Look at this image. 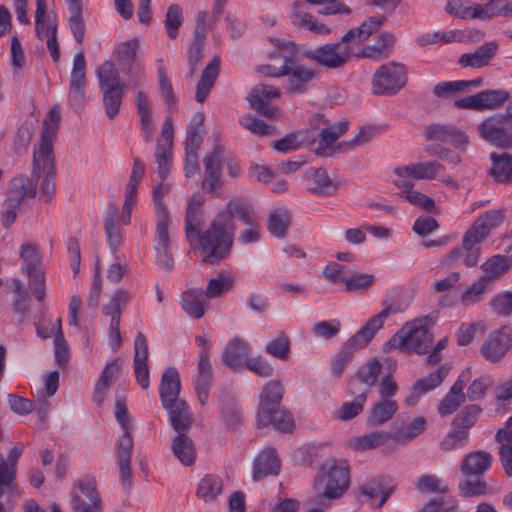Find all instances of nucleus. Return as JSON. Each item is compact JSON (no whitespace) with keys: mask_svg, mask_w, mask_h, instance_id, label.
<instances>
[{"mask_svg":"<svg viewBox=\"0 0 512 512\" xmlns=\"http://www.w3.org/2000/svg\"><path fill=\"white\" fill-rule=\"evenodd\" d=\"M225 215H216L210 227L197 235L194 241L204 263L214 265L225 259L232 248L236 226H232Z\"/></svg>","mask_w":512,"mask_h":512,"instance_id":"obj_1","label":"nucleus"},{"mask_svg":"<svg viewBox=\"0 0 512 512\" xmlns=\"http://www.w3.org/2000/svg\"><path fill=\"white\" fill-rule=\"evenodd\" d=\"M284 386L279 380L267 382L260 392V402L257 411V426L272 425L276 430L289 432L294 426L290 413L280 409Z\"/></svg>","mask_w":512,"mask_h":512,"instance_id":"obj_2","label":"nucleus"},{"mask_svg":"<svg viewBox=\"0 0 512 512\" xmlns=\"http://www.w3.org/2000/svg\"><path fill=\"white\" fill-rule=\"evenodd\" d=\"M379 52V49L367 46L361 54H356L353 43L344 34L339 41L305 49L302 55L319 66L328 69H339L349 63L354 56L373 58Z\"/></svg>","mask_w":512,"mask_h":512,"instance_id":"obj_3","label":"nucleus"},{"mask_svg":"<svg viewBox=\"0 0 512 512\" xmlns=\"http://www.w3.org/2000/svg\"><path fill=\"white\" fill-rule=\"evenodd\" d=\"M492 461V455L487 451H472L465 455L460 464L464 480L458 484L462 497H478L489 493L490 488L484 474L490 469Z\"/></svg>","mask_w":512,"mask_h":512,"instance_id":"obj_4","label":"nucleus"},{"mask_svg":"<svg viewBox=\"0 0 512 512\" xmlns=\"http://www.w3.org/2000/svg\"><path fill=\"white\" fill-rule=\"evenodd\" d=\"M393 312L396 311L391 306H387L377 315L370 318L359 331L344 343L331 363V370L335 377L339 378L342 375L354 353L369 344L375 334L383 327L384 321Z\"/></svg>","mask_w":512,"mask_h":512,"instance_id":"obj_5","label":"nucleus"},{"mask_svg":"<svg viewBox=\"0 0 512 512\" xmlns=\"http://www.w3.org/2000/svg\"><path fill=\"white\" fill-rule=\"evenodd\" d=\"M276 46L287 51L284 89L289 95L306 93L309 86L319 77V72L312 66L300 63L297 56L299 49L292 41L277 40Z\"/></svg>","mask_w":512,"mask_h":512,"instance_id":"obj_6","label":"nucleus"},{"mask_svg":"<svg viewBox=\"0 0 512 512\" xmlns=\"http://www.w3.org/2000/svg\"><path fill=\"white\" fill-rule=\"evenodd\" d=\"M314 486L325 498H339L349 487V469L346 462L326 460L315 478Z\"/></svg>","mask_w":512,"mask_h":512,"instance_id":"obj_7","label":"nucleus"},{"mask_svg":"<svg viewBox=\"0 0 512 512\" xmlns=\"http://www.w3.org/2000/svg\"><path fill=\"white\" fill-rule=\"evenodd\" d=\"M435 324V318L426 315L406 323L395 335L393 341L398 339L397 347H406L417 354L429 352L433 335L430 328Z\"/></svg>","mask_w":512,"mask_h":512,"instance_id":"obj_8","label":"nucleus"},{"mask_svg":"<svg viewBox=\"0 0 512 512\" xmlns=\"http://www.w3.org/2000/svg\"><path fill=\"white\" fill-rule=\"evenodd\" d=\"M19 256L22 260L21 269L27 274L28 287L39 302L46 296L45 271L42 267V255L39 245L33 242H24L19 247Z\"/></svg>","mask_w":512,"mask_h":512,"instance_id":"obj_9","label":"nucleus"},{"mask_svg":"<svg viewBox=\"0 0 512 512\" xmlns=\"http://www.w3.org/2000/svg\"><path fill=\"white\" fill-rule=\"evenodd\" d=\"M70 505L73 512H102V500L94 477L84 476L76 482Z\"/></svg>","mask_w":512,"mask_h":512,"instance_id":"obj_10","label":"nucleus"},{"mask_svg":"<svg viewBox=\"0 0 512 512\" xmlns=\"http://www.w3.org/2000/svg\"><path fill=\"white\" fill-rule=\"evenodd\" d=\"M406 84L405 66L397 62L382 65L373 76V92L377 95L396 94Z\"/></svg>","mask_w":512,"mask_h":512,"instance_id":"obj_11","label":"nucleus"},{"mask_svg":"<svg viewBox=\"0 0 512 512\" xmlns=\"http://www.w3.org/2000/svg\"><path fill=\"white\" fill-rule=\"evenodd\" d=\"M310 125L315 129H320L316 154L321 157H331L336 152L333 145L348 130L349 122L341 120L335 125H329V121L324 115L316 114L311 119Z\"/></svg>","mask_w":512,"mask_h":512,"instance_id":"obj_12","label":"nucleus"},{"mask_svg":"<svg viewBox=\"0 0 512 512\" xmlns=\"http://www.w3.org/2000/svg\"><path fill=\"white\" fill-rule=\"evenodd\" d=\"M131 299V293L125 288L117 289L110 301L103 306L104 316L110 317L109 322V345L113 351L121 347L122 338L120 334V320L122 310L128 305Z\"/></svg>","mask_w":512,"mask_h":512,"instance_id":"obj_13","label":"nucleus"},{"mask_svg":"<svg viewBox=\"0 0 512 512\" xmlns=\"http://www.w3.org/2000/svg\"><path fill=\"white\" fill-rule=\"evenodd\" d=\"M480 136L490 144L508 149L512 147V126L503 114L485 118L479 125Z\"/></svg>","mask_w":512,"mask_h":512,"instance_id":"obj_14","label":"nucleus"},{"mask_svg":"<svg viewBox=\"0 0 512 512\" xmlns=\"http://www.w3.org/2000/svg\"><path fill=\"white\" fill-rule=\"evenodd\" d=\"M86 59L83 52L74 56L69 79L68 104L79 113L85 104Z\"/></svg>","mask_w":512,"mask_h":512,"instance_id":"obj_15","label":"nucleus"},{"mask_svg":"<svg viewBox=\"0 0 512 512\" xmlns=\"http://www.w3.org/2000/svg\"><path fill=\"white\" fill-rule=\"evenodd\" d=\"M425 137L428 140L451 144L461 152H465L469 144V137L464 131L454 126L440 123L428 126L425 130Z\"/></svg>","mask_w":512,"mask_h":512,"instance_id":"obj_16","label":"nucleus"},{"mask_svg":"<svg viewBox=\"0 0 512 512\" xmlns=\"http://www.w3.org/2000/svg\"><path fill=\"white\" fill-rule=\"evenodd\" d=\"M212 382L213 372L209 348L204 347L198 353L197 373L194 376V388L201 405H205L208 400Z\"/></svg>","mask_w":512,"mask_h":512,"instance_id":"obj_17","label":"nucleus"},{"mask_svg":"<svg viewBox=\"0 0 512 512\" xmlns=\"http://www.w3.org/2000/svg\"><path fill=\"white\" fill-rule=\"evenodd\" d=\"M512 346V332L502 327L492 332L481 347L482 355L491 362L501 360Z\"/></svg>","mask_w":512,"mask_h":512,"instance_id":"obj_18","label":"nucleus"},{"mask_svg":"<svg viewBox=\"0 0 512 512\" xmlns=\"http://www.w3.org/2000/svg\"><path fill=\"white\" fill-rule=\"evenodd\" d=\"M224 154V148L216 144L213 150L207 154L203 160L205 176L202 182V189L205 192H214L222 187L221 165Z\"/></svg>","mask_w":512,"mask_h":512,"instance_id":"obj_19","label":"nucleus"},{"mask_svg":"<svg viewBox=\"0 0 512 512\" xmlns=\"http://www.w3.org/2000/svg\"><path fill=\"white\" fill-rule=\"evenodd\" d=\"M306 190L314 195L328 197L338 189L337 184L330 178L326 169L311 167L303 176Z\"/></svg>","mask_w":512,"mask_h":512,"instance_id":"obj_20","label":"nucleus"},{"mask_svg":"<svg viewBox=\"0 0 512 512\" xmlns=\"http://www.w3.org/2000/svg\"><path fill=\"white\" fill-rule=\"evenodd\" d=\"M133 367L137 383L142 389L149 387L148 342L143 332L139 331L134 339Z\"/></svg>","mask_w":512,"mask_h":512,"instance_id":"obj_21","label":"nucleus"},{"mask_svg":"<svg viewBox=\"0 0 512 512\" xmlns=\"http://www.w3.org/2000/svg\"><path fill=\"white\" fill-rule=\"evenodd\" d=\"M444 169L445 168L441 163L433 160L395 167L393 172L398 178L432 180L443 172Z\"/></svg>","mask_w":512,"mask_h":512,"instance_id":"obj_22","label":"nucleus"},{"mask_svg":"<svg viewBox=\"0 0 512 512\" xmlns=\"http://www.w3.org/2000/svg\"><path fill=\"white\" fill-rule=\"evenodd\" d=\"M250 346L239 338L230 340L222 352V362L225 366L238 372L246 364L249 359Z\"/></svg>","mask_w":512,"mask_h":512,"instance_id":"obj_23","label":"nucleus"},{"mask_svg":"<svg viewBox=\"0 0 512 512\" xmlns=\"http://www.w3.org/2000/svg\"><path fill=\"white\" fill-rule=\"evenodd\" d=\"M181 389L180 376L176 368L167 367L162 374L159 386V396L163 407L182 400L179 397Z\"/></svg>","mask_w":512,"mask_h":512,"instance_id":"obj_24","label":"nucleus"},{"mask_svg":"<svg viewBox=\"0 0 512 512\" xmlns=\"http://www.w3.org/2000/svg\"><path fill=\"white\" fill-rule=\"evenodd\" d=\"M498 51V44L494 41L486 42L472 53L462 54L458 63L463 68L479 69L485 67L494 58Z\"/></svg>","mask_w":512,"mask_h":512,"instance_id":"obj_25","label":"nucleus"},{"mask_svg":"<svg viewBox=\"0 0 512 512\" xmlns=\"http://www.w3.org/2000/svg\"><path fill=\"white\" fill-rule=\"evenodd\" d=\"M54 168L53 141L41 138L34 150L32 176L38 179L42 173L54 172Z\"/></svg>","mask_w":512,"mask_h":512,"instance_id":"obj_26","label":"nucleus"},{"mask_svg":"<svg viewBox=\"0 0 512 512\" xmlns=\"http://www.w3.org/2000/svg\"><path fill=\"white\" fill-rule=\"evenodd\" d=\"M36 188V177L18 175L10 181L6 199L22 204L25 197H34L36 195Z\"/></svg>","mask_w":512,"mask_h":512,"instance_id":"obj_27","label":"nucleus"},{"mask_svg":"<svg viewBox=\"0 0 512 512\" xmlns=\"http://www.w3.org/2000/svg\"><path fill=\"white\" fill-rule=\"evenodd\" d=\"M204 197L199 194H193L187 201V209L185 216V234L191 245L197 235V227L201 221V208L204 204Z\"/></svg>","mask_w":512,"mask_h":512,"instance_id":"obj_28","label":"nucleus"},{"mask_svg":"<svg viewBox=\"0 0 512 512\" xmlns=\"http://www.w3.org/2000/svg\"><path fill=\"white\" fill-rule=\"evenodd\" d=\"M220 72V58L215 56L204 68L196 85L195 100L203 103L210 94Z\"/></svg>","mask_w":512,"mask_h":512,"instance_id":"obj_29","label":"nucleus"},{"mask_svg":"<svg viewBox=\"0 0 512 512\" xmlns=\"http://www.w3.org/2000/svg\"><path fill=\"white\" fill-rule=\"evenodd\" d=\"M117 219L118 209L114 204L110 203L104 219V231L112 253H115L123 243V232Z\"/></svg>","mask_w":512,"mask_h":512,"instance_id":"obj_30","label":"nucleus"},{"mask_svg":"<svg viewBox=\"0 0 512 512\" xmlns=\"http://www.w3.org/2000/svg\"><path fill=\"white\" fill-rule=\"evenodd\" d=\"M122 367V360L120 358L114 359L108 363L103 369L98 382L94 389L93 399L101 405L106 398L107 391L112 386L115 377L118 375Z\"/></svg>","mask_w":512,"mask_h":512,"instance_id":"obj_31","label":"nucleus"},{"mask_svg":"<svg viewBox=\"0 0 512 512\" xmlns=\"http://www.w3.org/2000/svg\"><path fill=\"white\" fill-rule=\"evenodd\" d=\"M280 471V461L274 449L262 451L254 461L253 479L261 480L269 475H277Z\"/></svg>","mask_w":512,"mask_h":512,"instance_id":"obj_32","label":"nucleus"},{"mask_svg":"<svg viewBox=\"0 0 512 512\" xmlns=\"http://www.w3.org/2000/svg\"><path fill=\"white\" fill-rule=\"evenodd\" d=\"M291 22L294 26L308 30L315 34L326 35L331 29L323 23H318L312 14L302 9V4L295 2L293 12L290 15Z\"/></svg>","mask_w":512,"mask_h":512,"instance_id":"obj_33","label":"nucleus"},{"mask_svg":"<svg viewBox=\"0 0 512 512\" xmlns=\"http://www.w3.org/2000/svg\"><path fill=\"white\" fill-rule=\"evenodd\" d=\"M163 408L169 411L170 424L176 432H187L190 429L193 419L186 401L182 399Z\"/></svg>","mask_w":512,"mask_h":512,"instance_id":"obj_34","label":"nucleus"},{"mask_svg":"<svg viewBox=\"0 0 512 512\" xmlns=\"http://www.w3.org/2000/svg\"><path fill=\"white\" fill-rule=\"evenodd\" d=\"M172 440V451L175 457L184 465L191 466L196 460V450L193 441L186 432H176Z\"/></svg>","mask_w":512,"mask_h":512,"instance_id":"obj_35","label":"nucleus"},{"mask_svg":"<svg viewBox=\"0 0 512 512\" xmlns=\"http://www.w3.org/2000/svg\"><path fill=\"white\" fill-rule=\"evenodd\" d=\"M201 290H187L182 294L181 307L187 315L200 319L207 309V301Z\"/></svg>","mask_w":512,"mask_h":512,"instance_id":"obj_36","label":"nucleus"},{"mask_svg":"<svg viewBox=\"0 0 512 512\" xmlns=\"http://www.w3.org/2000/svg\"><path fill=\"white\" fill-rule=\"evenodd\" d=\"M133 451V441L125 438L122 443H117V460L120 469L122 483L129 487L132 482L131 456Z\"/></svg>","mask_w":512,"mask_h":512,"instance_id":"obj_37","label":"nucleus"},{"mask_svg":"<svg viewBox=\"0 0 512 512\" xmlns=\"http://www.w3.org/2000/svg\"><path fill=\"white\" fill-rule=\"evenodd\" d=\"M481 249H474L468 246L453 248L444 258L443 262L450 267L463 263L467 267L477 265Z\"/></svg>","mask_w":512,"mask_h":512,"instance_id":"obj_38","label":"nucleus"},{"mask_svg":"<svg viewBox=\"0 0 512 512\" xmlns=\"http://www.w3.org/2000/svg\"><path fill=\"white\" fill-rule=\"evenodd\" d=\"M136 107L140 116L141 129L147 142H150L154 134V124L150 112L151 101L142 91L136 92Z\"/></svg>","mask_w":512,"mask_h":512,"instance_id":"obj_39","label":"nucleus"},{"mask_svg":"<svg viewBox=\"0 0 512 512\" xmlns=\"http://www.w3.org/2000/svg\"><path fill=\"white\" fill-rule=\"evenodd\" d=\"M385 21V16L369 17L362 23L360 27L347 31L345 33L346 37L351 41V43H353V46L355 47L356 45L368 39L372 33L379 30Z\"/></svg>","mask_w":512,"mask_h":512,"instance_id":"obj_40","label":"nucleus"},{"mask_svg":"<svg viewBox=\"0 0 512 512\" xmlns=\"http://www.w3.org/2000/svg\"><path fill=\"white\" fill-rule=\"evenodd\" d=\"M492 166L491 176L497 182H512V155L507 153L490 155Z\"/></svg>","mask_w":512,"mask_h":512,"instance_id":"obj_41","label":"nucleus"},{"mask_svg":"<svg viewBox=\"0 0 512 512\" xmlns=\"http://www.w3.org/2000/svg\"><path fill=\"white\" fill-rule=\"evenodd\" d=\"M382 364L376 358L370 359L363 367L360 368L356 375V380H352L349 384L350 391L354 393V386L359 381L368 388L376 386L379 376L382 372Z\"/></svg>","mask_w":512,"mask_h":512,"instance_id":"obj_42","label":"nucleus"},{"mask_svg":"<svg viewBox=\"0 0 512 512\" xmlns=\"http://www.w3.org/2000/svg\"><path fill=\"white\" fill-rule=\"evenodd\" d=\"M290 213L286 208H277L270 212L267 229L276 238H284L290 226Z\"/></svg>","mask_w":512,"mask_h":512,"instance_id":"obj_43","label":"nucleus"},{"mask_svg":"<svg viewBox=\"0 0 512 512\" xmlns=\"http://www.w3.org/2000/svg\"><path fill=\"white\" fill-rule=\"evenodd\" d=\"M398 405L396 401L385 399L376 403L369 416L368 423L372 426H377L389 421L397 412Z\"/></svg>","mask_w":512,"mask_h":512,"instance_id":"obj_44","label":"nucleus"},{"mask_svg":"<svg viewBox=\"0 0 512 512\" xmlns=\"http://www.w3.org/2000/svg\"><path fill=\"white\" fill-rule=\"evenodd\" d=\"M223 490L222 479L216 475H205L199 482L196 495L205 502L214 501Z\"/></svg>","mask_w":512,"mask_h":512,"instance_id":"obj_45","label":"nucleus"},{"mask_svg":"<svg viewBox=\"0 0 512 512\" xmlns=\"http://www.w3.org/2000/svg\"><path fill=\"white\" fill-rule=\"evenodd\" d=\"M217 215L227 216L232 226H236L234 221L235 218L240 219L246 225L253 224V218L250 214L248 203L240 199H234L229 201L226 205V211H222Z\"/></svg>","mask_w":512,"mask_h":512,"instance_id":"obj_46","label":"nucleus"},{"mask_svg":"<svg viewBox=\"0 0 512 512\" xmlns=\"http://www.w3.org/2000/svg\"><path fill=\"white\" fill-rule=\"evenodd\" d=\"M96 73L101 91L124 87L120 82L119 73L111 61H105L97 68Z\"/></svg>","mask_w":512,"mask_h":512,"instance_id":"obj_47","label":"nucleus"},{"mask_svg":"<svg viewBox=\"0 0 512 512\" xmlns=\"http://www.w3.org/2000/svg\"><path fill=\"white\" fill-rule=\"evenodd\" d=\"M512 266V261L505 255H495L485 261L481 268L485 272L483 277H488V283L506 273Z\"/></svg>","mask_w":512,"mask_h":512,"instance_id":"obj_48","label":"nucleus"},{"mask_svg":"<svg viewBox=\"0 0 512 512\" xmlns=\"http://www.w3.org/2000/svg\"><path fill=\"white\" fill-rule=\"evenodd\" d=\"M391 435L384 431H375L352 440L351 446L358 451H366L374 449L386 443Z\"/></svg>","mask_w":512,"mask_h":512,"instance_id":"obj_49","label":"nucleus"},{"mask_svg":"<svg viewBox=\"0 0 512 512\" xmlns=\"http://www.w3.org/2000/svg\"><path fill=\"white\" fill-rule=\"evenodd\" d=\"M479 110L497 109L510 98L506 90H484L477 93Z\"/></svg>","mask_w":512,"mask_h":512,"instance_id":"obj_50","label":"nucleus"},{"mask_svg":"<svg viewBox=\"0 0 512 512\" xmlns=\"http://www.w3.org/2000/svg\"><path fill=\"white\" fill-rule=\"evenodd\" d=\"M70 12L69 26L75 40L81 44L85 36V24L82 18L81 1L67 2Z\"/></svg>","mask_w":512,"mask_h":512,"instance_id":"obj_51","label":"nucleus"},{"mask_svg":"<svg viewBox=\"0 0 512 512\" xmlns=\"http://www.w3.org/2000/svg\"><path fill=\"white\" fill-rule=\"evenodd\" d=\"M234 284V278L226 273H219L217 277L209 280L204 295L208 299H214L230 291Z\"/></svg>","mask_w":512,"mask_h":512,"instance_id":"obj_52","label":"nucleus"},{"mask_svg":"<svg viewBox=\"0 0 512 512\" xmlns=\"http://www.w3.org/2000/svg\"><path fill=\"white\" fill-rule=\"evenodd\" d=\"M496 440L500 444V461L505 473L512 477V434L507 431H498Z\"/></svg>","mask_w":512,"mask_h":512,"instance_id":"obj_53","label":"nucleus"},{"mask_svg":"<svg viewBox=\"0 0 512 512\" xmlns=\"http://www.w3.org/2000/svg\"><path fill=\"white\" fill-rule=\"evenodd\" d=\"M361 493L368 500L378 499L376 507H381L392 493V488L385 489L381 479H372L361 486Z\"/></svg>","mask_w":512,"mask_h":512,"instance_id":"obj_54","label":"nucleus"},{"mask_svg":"<svg viewBox=\"0 0 512 512\" xmlns=\"http://www.w3.org/2000/svg\"><path fill=\"white\" fill-rule=\"evenodd\" d=\"M468 441L469 433L466 430L452 427L440 442V449L445 452L460 450L468 444Z\"/></svg>","mask_w":512,"mask_h":512,"instance_id":"obj_55","label":"nucleus"},{"mask_svg":"<svg viewBox=\"0 0 512 512\" xmlns=\"http://www.w3.org/2000/svg\"><path fill=\"white\" fill-rule=\"evenodd\" d=\"M450 367L447 364L440 366L436 371L430 373L427 377L415 382L417 392L427 393L438 387L447 377Z\"/></svg>","mask_w":512,"mask_h":512,"instance_id":"obj_56","label":"nucleus"},{"mask_svg":"<svg viewBox=\"0 0 512 512\" xmlns=\"http://www.w3.org/2000/svg\"><path fill=\"white\" fill-rule=\"evenodd\" d=\"M366 399L367 392L363 391L356 395L352 402H344L337 411L336 418L342 421H348L355 418L363 411Z\"/></svg>","mask_w":512,"mask_h":512,"instance_id":"obj_57","label":"nucleus"},{"mask_svg":"<svg viewBox=\"0 0 512 512\" xmlns=\"http://www.w3.org/2000/svg\"><path fill=\"white\" fill-rule=\"evenodd\" d=\"M481 413L480 406L473 404L465 407L452 421V427L458 430L469 429L477 422L479 414Z\"/></svg>","mask_w":512,"mask_h":512,"instance_id":"obj_58","label":"nucleus"},{"mask_svg":"<svg viewBox=\"0 0 512 512\" xmlns=\"http://www.w3.org/2000/svg\"><path fill=\"white\" fill-rule=\"evenodd\" d=\"M103 106L106 115L113 119L117 116L124 94V87L102 90Z\"/></svg>","mask_w":512,"mask_h":512,"instance_id":"obj_59","label":"nucleus"},{"mask_svg":"<svg viewBox=\"0 0 512 512\" xmlns=\"http://www.w3.org/2000/svg\"><path fill=\"white\" fill-rule=\"evenodd\" d=\"M465 399L464 392L452 386L438 406L439 414L441 416L452 414L464 403Z\"/></svg>","mask_w":512,"mask_h":512,"instance_id":"obj_60","label":"nucleus"},{"mask_svg":"<svg viewBox=\"0 0 512 512\" xmlns=\"http://www.w3.org/2000/svg\"><path fill=\"white\" fill-rule=\"evenodd\" d=\"M154 157L157 163L158 176L161 180H165L170 172L172 148L169 145H162L161 141H157Z\"/></svg>","mask_w":512,"mask_h":512,"instance_id":"obj_61","label":"nucleus"},{"mask_svg":"<svg viewBox=\"0 0 512 512\" xmlns=\"http://www.w3.org/2000/svg\"><path fill=\"white\" fill-rule=\"evenodd\" d=\"M489 284L488 277H480L461 295V304L467 307L481 301Z\"/></svg>","mask_w":512,"mask_h":512,"instance_id":"obj_62","label":"nucleus"},{"mask_svg":"<svg viewBox=\"0 0 512 512\" xmlns=\"http://www.w3.org/2000/svg\"><path fill=\"white\" fill-rule=\"evenodd\" d=\"M416 489L421 493L446 494L449 487L436 475H422L416 481Z\"/></svg>","mask_w":512,"mask_h":512,"instance_id":"obj_63","label":"nucleus"},{"mask_svg":"<svg viewBox=\"0 0 512 512\" xmlns=\"http://www.w3.org/2000/svg\"><path fill=\"white\" fill-rule=\"evenodd\" d=\"M265 351L267 354L277 359L286 360L290 354L289 337L285 333L281 332L275 339L266 345Z\"/></svg>","mask_w":512,"mask_h":512,"instance_id":"obj_64","label":"nucleus"}]
</instances>
